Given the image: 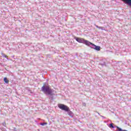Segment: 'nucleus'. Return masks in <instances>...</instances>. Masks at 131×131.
<instances>
[{
  "label": "nucleus",
  "instance_id": "nucleus-4",
  "mask_svg": "<svg viewBox=\"0 0 131 131\" xmlns=\"http://www.w3.org/2000/svg\"><path fill=\"white\" fill-rule=\"evenodd\" d=\"M126 5H128L129 7H131V0H121Z\"/></svg>",
  "mask_w": 131,
  "mask_h": 131
},
{
  "label": "nucleus",
  "instance_id": "nucleus-13",
  "mask_svg": "<svg viewBox=\"0 0 131 131\" xmlns=\"http://www.w3.org/2000/svg\"><path fill=\"white\" fill-rule=\"evenodd\" d=\"M85 105H86L85 103H84V106H85Z\"/></svg>",
  "mask_w": 131,
  "mask_h": 131
},
{
  "label": "nucleus",
  "instance_id": "nucleus-14",
  "mask_svg": "<svg viewBox=\"0 0 131 131\" xmlns=\"http://www.w3.org/2000/svg\"><path fill=\"white\" fill-rule=\"evenodd\" d=\"M98 115H100V113H98Z\"/></svg>",
  "mask_w": 131,
  "mask_h": 131
},
{
  "label": "nucleus",
  "instance_id": "nucleus-10",
  "mask_svg": "<svg viewBox=\"0 0 131 131\" xmlns=\"http://www.w3.org/2000/svg\"><path fill=\"white\" fill-rule=\"evenodd\" d=\"M40 125L43 126V125H46L47 124H48V123L47 122H44V123H40Z\"/></svg>",
  "mask_w": 131,
  "mask_h": 131
},
{
  "label": "nucleus",
  "instance_id": "nucleus-3",
  "mask_svg": "<svg viewBox=\"0 0 131 131\" xmlns=\"http://www.w3.org/2000/svg\"><path fill=\"white\" fill-rule=\"evenodd\" d=\"M58 108L62 110V111H65V112H68V115L71 117H73V113L70 111V108L67 105L63 104H58Z\"/></svg>",
  "mask_w": 131,
  "mask_h": 131
},
{
  "label": "nucleus",
  "instance_id": "nucleus-5",
  "mask_svg": "<svg viewBox=\"0 0 131 131\" xmlns=\"http://www.w3.org/2000/svg\"><path fill=\"white\" fill-rule=\"evenodd\" d=\"M95 27L96 28L98 29H101V30H105V28L104 27H99V26L95 25Z\"/></svg>",
  "mask_w": 131,
  "mask_h": 131
},
{
  "label": "nucleus",
  "instance_id": "nucleus-7",
  "mask_svg": "<svg viewBox=\"0 0 131 131\" xmlns=\"http://www.w3.org/2000/svg\"><path fill=\"white\" fill-rule=\"evenodd\" d=\"M109 127H110V128H115V127H114V125H113V123H110L109 125Z\"/></svg>",
  "mask_w": 131,
  "mask_h": 131
},
{
  "label": "nucleus",
  "instance_id": "nucleus-9",
  "mask_svg": "<svg viewBox=\"0 0 131 131\" xmlns=\"http://www.w3.org/2000/svg\"><path fill=\"white\" fill-rule=\"evenodd\" d=\"M99 65H101V66H105L106 65V63L105 62H100Z\"/></svg>",
  "mask_w": 131,
  "mask_h": 131
},
{
  "label": "nucleus",
  "instance_id": "nucleus-12",
  "mask_svg": "<svg viewBox=\"0 0 131 131\" xmlns=\"http://www.w3.org/2000/svg\"><path fill=\"white\" fill-rule=\"evenodd\" d=\"M101 117H103V118H105V117L103 116H100Z\"/></svg>",
  "mask_w": 131,
  "mask_h": 131
},
{
  "label": "nucleus",
  "instance_id": "nucleus-2",
  "mask_svg": "<svg viewBox=\"0 0 131 131\" xmlns=\"http://www.w3.org/2000/svg\"><path fill=\"white\" fill-rule=\"evenodd\" d=\"M47 83H44L43 86L41 88V91L43 92L46 95L52 96L53 92H54V89L51 88V86L48 84L46 85Z\"/></svg>",
  "mask_w": 131,
  "mask_h": 131
},
{
  "label": "nucleus",
  "instance_id": "nucleus-6",
  "mask_svg": "<svg viewBox=\"0 0 131 131\" xmlns=\"http://www.w3.org/2000/svg\"><path fill=\"white\" fill-rule=\"evenodd\" d=\"M4 81L5 83H9V80H8V78L7 77H5L4 78Z\"/></svg>",
  "mask_w": 131,
  "mask_h": 131
},
{
  "label": "nucleus",
  "instance_id": "nucleus-1",
  "mask_svg": "<svg viewBox=\"0 0 131 131\" xmlns=\"http://www.w3.org/2000/svg\"><path fill=\"white\" fill-rule=\"evenodd\" d=\"M74 38L76 40V41H77V42H79L80 43H84V45L90 47V48H91V49H94V50H95L96 51H99L101 50V47L95 45V44L90 42V41L85 40L82 38H78L75 36Z\"/></svg>",
  "mask_w": 131,
  "mask_h": 131
},
{
  "label": "nucleus",
  "instance_id": "nucleus-8",
  "mask_svg": "<svg viewBox=\"0 0 131 131\" xmlns=\"http://www.w3.org/2000/svg\"><path fill=\"white\" fill-rule=\"evenodd\" d=\"M2 57H3V58H6L7 60H9V58H8V56H7V55H6L5 54L2 53Z\"/></svg>",
  "mask_w": 131,
  "mask_h": 131
},
{
  "label": "nucleus",
  "instance_id": "nucleus-11",
  "mask_svg": "<svg viewBox=\"0 0 131 131\" xmlns=\"http://www.w3.org/2000/svg\"><path fill=\"white\" fill-rule=\"evenodd\" d=\"M13 130L17 131V128L16 127L13 128Z\"/></svg>",
  "mask_w": 131,
  "mask_h": 131
}]
</instances>
